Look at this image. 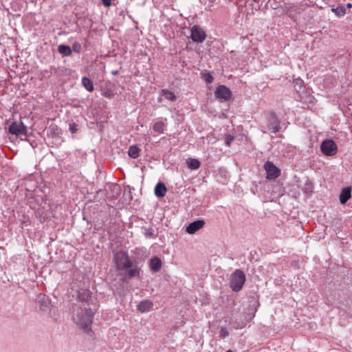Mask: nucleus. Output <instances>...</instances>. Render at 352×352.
Here are the masks:
<instances>
[{"instance_id":"1a4fd4ad","label":"nucleus","mask_w":352,"mask_h":352,"mask_svg":"<svg viewBox=\"0 0 352 352\" xmlns=\"http://www.w3.org/2000/svg\"><path fill=\"white\" fill-rule=\"evenodd\" d=\"M205 225V221L203 219H199L190 223L186 229L187 233L192 234L197 231L201 229Z\"/></svg>"},{"instance_id":"a878e982","label":"nucleus","mask_w":352,"mask_h":352,"mask_svg":"<svg viewBox=\"0 0 352 352\" xmlns=\"http://www.w3.org/2000/svg\"><path fill=\"white\" fill-rule=\"evenodd\" d=\"M102 96L106 98H111L114 96V94L113 93L112 90L107 89L102 93Z\"/></svg>"},{"instance_id":"7ed1b4c3","label":"nucleus","mask_w":352,"mask_h":352,"mask_svg":"<svg viewBox=\"0 0 352 352\" xmlns=\"http://www.w3.org/2000/svg\"><path fill=\"white\" fill-rule=\"evenodd\" d=\"M245 275L241 270H236L230 276V287L233 292H240L245 282Z\"/></svg>"},{"instance_id":"412c9836","label":"nucleus","mask_w":352,"mask_h":352,"mask_svg":"<svg viewBox=\"0 0 352 352\" xmlns=\"http://www.w3.org/2000/svg\"><path fill=\"white\" fill-rule=\"evenodd\" d=\"M186 164L188 165V167L192 170H197L201 166L199 161L198 160L193 158L187 159Z\"/></svg>"},{"instance_id":"dca6fc26","label":"nucleus","mask_w":352,"mask_h":352,"mask_svg":"<svg viewBox=\"0 0 352 352\" xmlns=\"http://www.w3.org/2000/svg\"><path fill=\"white\" fill-rule=\"evenodd\" d=\"M167 123L164 121L155 122L153 125V130L157 134H162L166 129Z\"/></svg>"},{"instance_id":"423d86ee","label":"nucleus","mask_w":352,"mask_h":352,"mask_svg":"<svg viewBox=\"0 0 352 352\" xmlns=\"http://www.w3.org/2000/svg\"><path fill=\"white\" fill-rule=\"evenodd\" d=\"M190 38L194 42L201 43L205 41L206 34L201 27L193 25L191 28Z\"/></svg>"},{"instance_id":"9b49d317","label":"nucleus","mask_w":352,"mask_h":352,"mask_svg":"<svg viewBox=\"0 0 352 352\" xmlns=\"http://www.w3.org/2000/svg\"><path fill=\"white\" fill-rule=\"evenodd\" d=\"M148 264L150 270L153 272H159L162 267V261L156 256L151 258Z\"/></svg>"},{"instance_id":"f03ea898","label":"nucleus","mask_w":352,"mask_h":352,"mask_svg":"<svg viewBox=\"0 0 352 352\" xmlns=\"http://www.w3.org/2000/svg\"><path fill=\"white\" fill-rule=\"evenodd\" d=\"M93 313L89 308L80 309L74 316L76 324L85 332L91 331Z\"/></svg>"},{"instance_id":"f8f14e48","label":"nucleus","mask_w":352,"mask_h":352,"mask_svg":"<svg viewBox=\"0 0 352 352\" xmlns=\"http://www.w3.org/2000/svg\"><path fill=\"white\" fill-rule=\"evenodd\" d=\"M351 197V188L346 187L342 189L340 195V201L342 204H346Z\"/></svg>"},{"instance_id":"0eeeda50","label":"nucleus","mask_w":352,"mask_h":352,"mask_svg":"<svg viewBox=\"0 0 352 352\" xmlns=\"http://www.w3.org/2000/svg\"><path fill=\"white\" fill-rule=\"evenodd\" d=\"M264 168L267 173V179H275L280 175V170L272 162L267 161L264 164Z\"/></svg>"},{"instance_id":"a211bd4d","label":"nucleus","mask_w":352,"mask_h":352,"mask_svg":"<svg viewBox=\"0 0 352 352\" xmlns=\"http://www.w3.org/2000/svg\"><path fill=\"white\" fill-rule=\"evenodd\" d=\"M58 51L63 56H69L72 54V48L66 45H60L58 47Z\"/></svg>"},{"instance_id":"bb28decb","label":"nucleus","mask_w":352,"mask_h":352,"mask_svg":"<svg viewBox=\"0 0 352 352\" xmlns=\"http://www.w3.org/2000/svg\"><path fill=\"white\" fill-rule=\"evenodd\" d=\"M234 140V136L231 135H227L226 137V143L228 146H230V143Z\"/></svg>"},{"instance_id":"5701e85b","label":"nucleus","mask_w":352,"mask_h":352,"mask_svg":"<svg viewBox=\"0 0 352 352\" xmlns=\"http://www.w3.org/2000/svg\"><path fill=\"white\" fill-rule=\"evenodd\" d=\"M331 11L335 13V14L339 17L344 16L346 14V10L342 6H338L336 8H332Z\"/></svg>"},{"instance_id":"2eb2a0df","label":"nucleus","mask_w":352,"mask_h":352,"mask_svg":"<svg viewBox=\"0 0 352 352\" xmlns=\"http://www.w3.org/2000/svg\"><path fill=\"white\" fill-rule=\"evenodd\" d=\"M167 192V188L165 184L162 182H159L155 187V194L157 197H164Z\"/></svg>"},{"instance_id":"20e7f679","label":"nucleus","mask_w":352,"mask_h":352,"mask_svg":"<svg viewBox=\"0 0 352 352\" xmlns=\"http://www.w3.org/2000/svg\"><path fill=\"white\" fill-rule=\"evenodd\" d=\"M320 151L325 156H333L338 152V146L331 139L323 140L320 144Z\"/></svg>"},{"instance_id":"f3484780","label":"nucleus","mask_w":352,"mask_h":352,"mask_svg":"<svg viewBox=\"0 0 352 352\" xmlns=\"http://www.w3.org/2000/svg\"><path fill=\"white\" fill-rule=\"evenodd\" d=\"M81 82L85 89L89 92H92L94 90V84L89 78L83 76L81 79Z\"/></svg>"},{"instance_id":"c85d7f7f","label":"nucleus","mask_w":352,"mask_h":352,"mask_svg":"<svg viewBox=\"0 0 352 352\" xmlns=\"http://www.w3.org/2000/svg\"><path fill=\"white\" fill-rule=\"evenodd\" d=\"M102 3L107 8H109L111 6L112 0H101Z\"/></svg>"},{"instance_id":"cd10ccee","label":"nucleus","mask_w":352,"mask_h":352,"mask_svg":"<svg viewBox=\"0 0 352 352\" xmlns=\"http://www.w3.org/2000/svg\"><path fill=\"white\" fill-rule=\"evenodd\" d=\"M77 125L76 123H72L69 124V131L72 133H75L77 131Z\"/></svg>"},{"instance_id":"4be33fe9","label":"nucleus","mask_w":352,"mask_h":352,"mask_svg":"<svg viewBox=\"0 0 352 352\" xmlns=\"http://www.w3.org/2000/svg\"><path fill=\"white\" fill-rule=\"evenodd\" d=\"M162 96H164L165 99L170 101H174L176 99L175 94L167 89L162 90Z\"/></svg>"},{"instance_id":"c756f323","label":"nucleus","mask_w":352,"mask_h":352,"mask_svg":"<svg viewBox=\"0 0 352 352\" xmlns=\"http://www.w3.org/2000/svg\"><path fill=\"white\" fill-rule=\"evenodd\" d=\"M346 6L348 8H351L352 7V4L351 3H346Z\"/></svg>"},{"instance_id":"393cba45","label":"nucleus","mask_w":352,"mask_h":352,"mask_svg":"<svg viewBox=\"0 0 352 352\" xmlns=\"http://www.w3.org/2000/svg\"><path fill=\"white\" fill-rule=\"evenodd\" d=\"M81 50H82V46H81L80 43H79L78 42H75L73 43L72 48V51L79 53V52H80Z\"/></svg>"},{"instance_id":"6e6552de","label":"nucleus","mask_w":352,"mask_h":352,"mask_svg":"<svg viewBox=\"0 0 352 352\" xmlns=\"http://www.w3.org/2000/svg\"><path fill=\"white\" fill-rule=\"evenodd\" d=\"M267 129L274 133L280 130V122L274 113H272L267 118Z\"/></svg>"},{"instance_id":"39448f33","label":"nucleus","mask_w":352,"mask_h":352,"mask_svg":"<svg viewBox=\"0 0 352 352\" xmlns=\"http://www.w3.org/2000/svg\"><path fill=\"white\" fill-rule=\"evenodd\" d=\"M9 133L16 136L26 135L27 127L21 121H14L9 126Z\"/></svg>"},{"instance_id":"ddd939ff","label":"nucleus","mask_w":352,"mask_h":352,"mask_svg":"<svg viewBox=\"0 0 352 352\" xmlns=\"http://www.w3.org/2000/svg\"><path fill=\"white\" fill-rule=\"evenodd\" d=\"M153 305V304L151 301L148 300H144L139 303L138 305V309L142 313L148 312L151 310Z\"/></svg>"},{"instance_id":"7c9ffc66","label":"nucleus","mask_w":352,"mask_h":352,"mask_svg":"<svg viewBox=\"0 0 352 352\" xmlns=\"http://www.w3.org/2000/svg\"><path fill=\"white\" fill-rule=\"evenodd\" d=\"M221 335H222V337L223 338H225L226 336H228V333H225V334H223V333H221Z\"/></svg>"},{"instance_id":"6ab92c4d","label":"nucleus","mask_w":352,"mask_h":352,"mask_svg":"<svg viewBox=\"0 0 352 352\" xmlns=\"http://www.w3.org/2000/svg\"><path fill=\"white\" fill-rule=\"evenodd\" d=\"M90 298V292L88 289H81L78 292V299L81 302H87Z\"/></svg>"},{"instance_id":"f257e3e1","label":"nucleus","mask_w":352,"mask_h":352,"mask_svg":"<svg viewBox=\"0 0 352 352\" xmlns=\"http://www.w3.org/2000/svg\"><path fill=\"white\" fill-rule=\"evenodd\" d=\"M113 262L116 269L121 272L122 281L125 282L140 276V268L131 261L127 252L122 251L116 252L113 257Z\"/></svg>"},{"instance_id":"2f4dec72","label":"nucleus","mask_w":352,"mask_h":352,"mask_svg":"<svg viewBox=\"0 0 352 352\" xmlns=\"http://www.w3.org/2000/svg\"><path fill=\"white\" fill-rule=\"evenodd\" d=\"M112 74H114V75H115V74H118V72H117V71H115V72L113 71V72H112Z\"/></svg>"},{"instance_id":"9d476101","label":"nucleus","mask_w":352,"mask_h":352,"mask_svg":"<svg viewBox=\"0 0 352 352\" xmlns=\"http://www.w3.org/2000/svg\"><path fill=\"white\" fill-rule=\"evenodd\" d=\"M215 96L217 98H222L225 100L230 99L231 96V92L230 89L224 85H220L217 88L215 91Z\"/></svg>"},{"instance_id":"aec40b11","label":"nucleus","mask_w":352,"mask_h":352,"mask_svg":"<svg viewBox=\"0 0 352 352\" xmlns=\"http://www.w3.org/2000/svg\"><path fill=\"white\" fill-rule=\"evenodd\" d=\"M140 149L136 145H132L129 147L128 154L133 159H137L140 155Z\"/></svg>"},{"instance_id":"b1692460","label":"nucleus","mask_w":352,"mask_h":352,"mask_svg":"<svg viewBox=\"0 0 352 352\" xmlns=\"http://www.w3.org/2000/svg\"><path fill=\"white\" fill-rule=\"evenodd\" d=\"M203 78L207 83H212L213 82L214 78L212 74L209 72L204 73L203 74Z\"/></svg>"},{"instance_id":"4468645a","label":"nucleus","mask_w":352,"mask_h":352,"mask_svg":"<svg viewBox=\"0 0 352 352\" xmlns=\"http://www.w3.org/2000/svg\"><path fill=\"white\" fill-rule=\"evenodd\" d=\"M284 11L290 17H294L296 14L299 13L298 8L292 3L285 4Z\"/></svg>"}]
</instances>
